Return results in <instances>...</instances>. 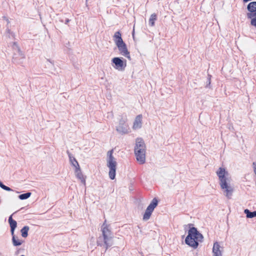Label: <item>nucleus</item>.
I'll use <instances>...</instances> for the list:
<instances>
[{"label": "nucleus", "instance_id": "f257e3e1", "mask_svg": "<svg viewBox=\"0 0 256 256\" xmlns=\"http://www.w3.org/2000/svg\"><path fill=\"white\" fill-rule=\"evenodd\" d=\"M202 238V235L197 230L196 228L192 227L188 230L185 242L189 246L196 248L198 245V242L201 241Z\"/></svg>", "mask_w": 256, "mask_h": 256}, {"label": "nucleus", "instance_id": "f03ea898", "mask_svg": "<svg viewBox=\"0 0 256 256\" xmlns=\"http://www.w3.org/2000/svg\"><path fill=\"white\" fill-rule=\"evenodd\" d=\"M134 154L138 162L143 164L146 161V145L141 138H137L136 140Z\"/></svg>", "mask_w": 256, "mask_h": 256}, {"label": "nucleus", "instance_id": "7ed1b4c3", "mask_svg": "<svg viewBox=\"0 0 256 256\" xmlns=\"http://www.w3.org/2000/svg\"><path fill=\"white\" fill-rule=\"evenodd\" d=\"M114 150H112L107 152L106 166L109 168L108 176L111 180H114L116 177L117 162L113 156Z\"/></svg>", "mask_w": 256, "mask_h": 256}, {"label": "nucleus", "instance_id": "20e7f679", "mask_svg": "<svg viewBox=\"0 0 256 256\" xmlns=\"http://www.w3.org/2000/svg\"><path fill=\"white\" fill-rule=\"evenodd\" d=\"M102 231L106 250L112 245V234L108 224L104 222L102 226Z\"/></svg>", "mask_w": 256, "mask_h": 256}, {"label": "nucleus", "instance_id": "39448f33", "mask_svg": "<svg viewBox=\"0 0 256 256\" xmlns=\"http://www.w3.org/2000/svg\"><path fill=\"white\" fill-rule=\"evenodd\" d=\"M12 47L14 51L12 58L13 62L16 64H22L25 58L24 54L20 50L18 44L16 42H13Z\"/></svg>", "mask_w": 256, "mask_h": 256}, {"label": "nucleus", "instance_id": "423d86ee", "mask_svg": "<svg viewBox=\"0 0 256 256\" xmlns=\"http://www.w3.org/2000/svg\"><path fill=\"white\" fill-rule=\"evenodd\" d=\"M216 174L218 178L220 184L231 181L230 174L225 168L222 167L220 168L216 172Z\"/></svg>", "mask_w": 256, "mask_h": 256}, {"label": "nucleus", "instance_id": "0eeeda50", "mask_svg": "<svg viewBox=\"0 0 256 256\" xmlns=\"http://www.w3.org/2000/svg\"><path fill=\"white\" fill-rule=\"evenodd\" d=\"M126 122L127 118L126 116L122 117L120 120L116 128V130L120 134H124L130 132V128L128 125L126 124Z\"/></svg>", "mask_w": 256, "mask_h": 256}, {"label": "nucleus", "instance_id": "6e6552de", "mask_svg": "<svg viewBox=\"0 0 256 256\" xmlns=\"http://www.w3.org/2000/svg\"><path fill=\"white\" fill-rule=\"evenodd\" d=\"M231 181L220 184L221 189L222 190L224 194L228 199L232 198L234 188L230 184Z\"/></svg>", "mask_w": 256, "mask_h": 256}, {"label": "nucleus", "instance_id": "1a4fd4ad", "mask_svg": "<svg viewBox=\"0 0 256 256\" xmlns=\"http://www.w3.org/2000/svg\"><path fill=\"white\" fill-rule=\"evenodd\" d=\"M158 201L156 198H154L152 199L150 204L147 207L145 212L143 216L142 220L144 221H146L150 219L152 212H153L154 209L158 206Z\"/></svg>", "mask_w": 256, "mask_h": 256}, {"label": "nucleus", "instance_id": "9d476101", "mask_svg": "<svg viewBox=\"0 0 256 256\" xmlns=\"http://www.w3.org/2000/svg\"><path fill=\"white\" fill-rule=\"evenodd\" d=\"M112 62L113 68L118 71L124 70L126 66V61L123 60L118 57H115L112 58Z\"/></svg>", "mask_w": 256, "mask_h": 256}, {"label": "nucleus", "instance_id": "9b49d317", "mask_svg": "<svg viewBox=\"0 0 256 256\" xmlns=\"http://www.w3.org/2000/svg\"><path fill=\"white\" fill-rule=\"evenodd\" d=\"M116 46L118 49L120 54L128 58V60H130V52L128 51L126 46L124 42Z\"/></svg>", "mask_w": 256, "mask_h": 256}, {"label": "nucleus", "instance_id": "f8f14e48", "mask_svg": "<svg viewBox=\"0 0 256 256\" xmlns=\"http://www.w3.org/2000/svg\"><path fill=\"white\" fill-rule=\"evenodd\" d=\"M222 248L220 246L219 243L215 242L212 248L213 256H222Z\"/></svg>", "mask_w": 256, "mask_h": 256}, {"label": "nucleus", "instance_id": "ddd939ff", "mask_svg": "<svg viewBox=\"0 0 256 256\" xmlns=\"http://www.w3.org/2000/svg\"><path fill=\"white\" fill-rule=\"evenodd\" d=\"M142 115L139 114L136 116L132 128L134 130L140 129L142 126Z\"/></svg>", "mask_w": 256, "mask_h": 256}, {"label": "nucleus", "instance_id": "4468645a", "mask_svg": "<svg viewBox=\"0 0 256 256\" xmlns=\"http://www.w3.org/2000/svg\"><path fill=\"white\" fill-rule=\"evenodd\" d=\"M75 174L78 178L82 183L84 185L86 184V179L84 175L82 174L80 168L75 170Z\"/></svg>", "mask_w": 256, "mask_h": 256}, {"label": "nucleus", "instance_id": "2eb2a0df", "mask_svg": "<svg viewBox=\"0 0 256 256\" xmlns=\"http://www.w3.org/2000/svg\"><path fill=\"white\" fill-rule=\"evenodd\" d=\"M114 40L116 44V46H118L120 44H121L124 42L122 38L121 34L120 32H116L114 36Z\"/></svg>", "mask_w": 256, "mask_h": 256}, {"label": "nucleus", "instance_id": "dca6fc26", "mask_svg": "<svg viewBox=\"0 0 256 256\" xmlns=\"http://www.w3.org/2000/svg\"><path fill=\"white\" fill-rule=\"evenodd\" d=\"M8 222L10 227V232L12 235L14 234V231L17 226V222L16 220H14L12 218V216H10L8 218Z\"/></svg>", "mask_w": 256, "mask_h": 256}, {"label": "nucleus", "instance_id": "f3484780", "mask_svg": "<svg viewBox=\"0 0 256 256\" xmlns=\"http://www.w3.org/2000/svg\"><path fill=\"white\" fill-rule=\"evenodd\" d=\"M68 157L71 164L74 166L76 169L80 168L78 161L72 154H68Z\"/></svg>", "mask_w": 256, "mask_h": 256}, {"label": "nucleus", "instance_id": "a211bd4d", "mask_svg": "<svg viewBox=\"0 0 256 256\" xmlns=\"http://www.w3.org/2000/svg\"><path fill=\"white\" fill-rule=\"evenodd\" d=\"M247 17L251 19V24L256 27V12L254 13H248Z\"/></svg>", "mask_w": 256, "mask_h": 256}, {"label": "nucleus", "instance_id": "6ab92c4d", "mask_svg": "<svg viewBox=\"0 0 256 256\" xmlns=\"http://www.w3.org/2000/svg\"><path fill=\"white\" fill-rule=\"evenodd\" d=\"M247 8L250 12V13L256 12V2H252L249 3Z\"/></svg>", "mask_w": 256, "mask_h": 256}, {"label": "nucleus", "instance_id": "aec40b11", "mask_svg": "<svg viewBox=\"0 0 256 256\" xmlns=\"http://www.w3.org/2000/svg\"><path fill=\"white\" fill-rule=\"evenodd\" d=\"M157 19V16L156 14H152L150 15L149 20L148 24L150 26H154L155 21Z\"/></svg>", "mask_w": 256, "mask_h": 256}, {"label": "nucleus", "instance_id": "412c9836", "mask_svg": "<svg viewBox=\"0 0 256 256\" xmlns=\"http://www.w3.org/2000/svg\"><path fill=\"white\" fill-rule=\"evenodd\" d=\"M244 213L246 214V216L248 218H252L256 217V210L252 212L248 209H246L244 210Z\"/></svg>", "mask_w": 256, "mask_h": 256}, {"label": "nucleus", "instance_id": "4be33fe9", "mask_svg": "<svg viewBox=\"0 0 256 256\" xmlns=\"http://www.w3.org/2000/svg\"><path fill=\"white\" fill-rule=\"evenodd\" d=\"M30 230V228L28 226H24L20 232H21V233H22V236L23 237V238H26L28 236V232Z\"/></svg>", "mask_w": 256, "mask_h": 256}, {"label": "nucleus", "instance_id": "5701e85b", "mask_svg": "<svg viewBox=\"0 0 256 256\" xmlns=\"http://www.w3.org/2000/svg\"><path fill=\"white\" fill-rule=\"evenodd\" d=\"M12 236V242L14 246H19L22 244V241L19 240L18 238H16L14 234Z\"/></svg>", "mask_w": 256, "mask_h": 256}, {"label": "nucleus", "instance_id": "b1692460", "mask_svg": "<svg viewBox=\"0 0 256 256\" xmlns=\"http://www.w3.org/2000/svg\"><path fill=\"white\" fill-rule=\"evenodd\" d=\"M31 196L30 192H26L18 196V198L22 200H26Z\"/></svg>", "mask_w": 256, "mask_h": 256}, {"label": "nucleus", "instance_id": "393cba45", "mask_svg": "<svg viewBox=\"0 0 256 256\" xmlns=\"http://www.w3.org/2000/svg\"><path fill=\"white\" fill-rule=\"evenodd\" d=\"M0 187L2 188V189H4V190H6V191H12V190L10 188H9V187H8V186H5V185H4V184H2V182H1L0 181Z\"/></svg>", "mask_w": 256, "mask_h": 256}, {"label": "nucleus", "instance_id": "a878e982", "mask_svg": "<svg viewBox=\"0 0 256 256\" xmlns=\"http://www.w3.org/2000/svg\"><path fill=\"white\" fill-rule=\"evenodd\" d=\"M252 168L254 170V173L256 175V162H254L252 163Z\"/></svg>", "mask_w": 256, "mask_h": 256}, {"label": "nucleus", "instance_id": "bb28decb", "mask_svg": "<svg viewBox=\"0 0 256 256\" xmlns=\"http://www.w3.org/2000/svg\"><path fill=\"white\" fill-rule=\"evenodd\" d=\"M112 117H113V114L112 112L108 113V118H111Z\"/></svg>", "mask_w": 256, "mask_h": 256}, {"label": "nucleus", "instance_id": "cd10ccee", "mask_svg": "<svg viewBox=\"0 0 256 256\" xmlns=\"http://www.w3.org/2000/svg\"><path fill=\"white\" fill-rule=\"evenodd\" d=\"M48 60V62H49L50 63H51V64H53V62H52V61H50V60Z\"/></svg>", "mask_w": 256, "mask_h": 256}, {"label": "nucleus", "instance_id": "c85d7f7f", "mask_svg": "<svg viewBox=\"0 0 256 256\" xmlns=\"http://www.w3.org/2000/svg\"><path fill=\"white\" fill-rule=\"evenodd\" d=\"M68 22H69V20H66V23L68 24Z\"/></svg>", "mask_w": 256, "mask_h": 256}, {"label": "nucleus", "instance_id": "c756f323", "mask_svg": "<svg viewBox=\"0 0 256 256\" xmlns=\"http://www.w3.org/2000/svg\"><path fill=\"white\" fill-rule=\"evenodd\" d=\"M210 84V80H209L208 84Z\"/></svg>", "mask_w": 256, "mask_h": 256}, {"label": "nucleus", "instance_id": "7c9ffc66", "mask_svg": "<svg viewBox=\"0 0 256 256\" xmlns=\"http://www.w3.org/2000/svg\"><path fill=\"white\" fill-rule=\"evenodd\" d=\"M20 256H24V255H21Z\"/></svg>", "mask_w": 256, "mask_h": 256}]
</instances>
